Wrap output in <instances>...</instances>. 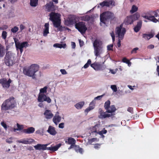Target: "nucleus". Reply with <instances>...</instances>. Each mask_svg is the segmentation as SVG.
I'll return each instance as SVG.
<instances>
[{
    "instance_id": "nucleus-21",
    "label": "nucleus",
    "mask_w": 159,
    "mask_h": 159,
    "mask_svg": "<svg viewBox=\"0 0 159 159\" xmlns=\"http://www.w3.org/2000/svg\"><path fill=\"white\" fill-rule=\"evenodd\" d=\"M116 110V109L114 105L110 106L108 109H106V112L109 113L111 115V116L115 115V112Z\"/></svg>"
},
{
    "instance_id": "nucleus-63",
    "label": "nucleus",
    "mask_w": 159,
    "mask_h": 159,
    "mask_svg": "<svg viewBox=\"0 0 159 159\" xmlns=\"http://www.w3.org/2000/svg\"><path fill=\"white\" fill-rule=\"evenodd\" d=\"M64 123H61L59 125V127L60 128L62 129L64 127Z\"/></svg>"
},
{
    "instance_id": "nucleus-9",
    "label": "nucleus",
    "mask_w": 159,
    "mask_h": 159,
    "mask_svg": "<svg viewBox=\"0 0 159 159\" xmlns=\"http://www.w3.org/2000/svg\"><path fill=\"white\" fill-rule=\"evenodd\" d=\"M126 30L125 28L123 27L122 25L120 26L117 27L116 29V35L118 37L119 39H122L125 33Z\"/></svg>"
},
{
    "instance_id": "nucleus-42",
    "label": "nucleus",
    "mask_w": 159,
    "mask_h": 159,
    "mask_svg": "<svg viewBox=\"0 0 159 159\" xmlns=\"http://www.w3.org/2000/svg\"><path fill=\"white\" fill-rule=\"evenodd\" d=\"M4 48L0 44V55L1 57L4 55Z\"/></svg>"
},
{
    "instance_id": "nucleus-10",
    "label": "nucleus",
    "mask_w": 159,
    "mask_h": 159,
    "mask_svg": "<svg viewBox=\"0 0 159 159\" xmlns=\"http://www.w3.org/2000/svg\"><path fill=\"white\" fill-rule=\"evenodd\" d=\"M139 17V14L136 13L133 15L127 16L125 20L126 25L131 24L135 20H137Z\"/></svg>"
},
{
    "instance_id": "nucleus-28",
    "label": "nucleus",
    "mask_w": 159,
    "mask_h": 159,
    "mask_svg": "<svg viewBox=\"0 0 159 159\" xmlns=\"http://www.w3.org/2000/svg\"><path fill=\"white\" fill-rule=\"evenodd\" d=\"M45 145L43 144H38L37 145L34 146V148L36 150H45Z\"/></svg>"
},
{
    "instance_id": "nucleus-32",
    "label": "nucleus",
    "mask_w": 159,
    "mask_h": 159,
    "mask_svg": "<svg viewBox=\"0 0 159 159\" xmlns=\"http://www.w3.org/2000/svg\"><path fill=\"white\" fill-rule=\"evenodd\" d=\"M61 21L60 22V25L58 26H54V27L57 28L58 30L59 31H62L65 30H70L67 27H62L61 25Z\"/></svg>"
},
{
    "instance_id": "nucleus-4",
    "label": "nucleus",
    "mask_w": 159,
    "mask_h": 159,
    "mask_svg": "<svg viewBox=\"0 0 159 159\" xmlns=\"http://www.w3.org/2000/svg\"><path fill=\"white\" fill-rule=\"evenodd\" d=\"M39 69L38 66L37 65L33 64L30 67L24 68L23 69V73L28 76L32 77L33 79L35 78V74Z\"/></svg>"
},
{
    "instance_id": "nucleus-12",
    "label": "nucleus",
    "mask_w": 159,
    "mask_h": 159,
    "mask_svg": "<svg viewBox=\"0 0 159 159\" xmlns=\"http://www.w3.org/2000/svg\"><path fill=\"white\" fill-rule=\"evenodd\" d=\"M99 5L102 7L106 6L111 8L115 6V2L114 0H106L100 2Z\"/></svg>"
},
{
    "instance_id": "nucleus-61",
    "label": "nucleus",
    "mask_w": 159,
    "mask_h": 159,
    "mask_svg": "<svg viewBox=\"0 0 159 159\" xmlns=\"http://www.w3.org/2000/svg\"><path fill=\"white\" fill-rule=\"evenodd\" d=\"M154 48V46L152 44L149 45L147 47V48L149 49H152Z\"/></svg>"
},
{
    "instance_id": "nucleus-8",
    "label": "nucleus",
    "mask_w": 159,
    "mask_h": 159,
    "mask_svg": "<svg viewBox=\"0 0 159 159\" xmlns=\"http://www.w3.org/2000/svg\"><path fill=\"white\" fill-rule=\"evenodd\" d=\"M14 54L11 52H7L5 57L6 64L8 66H11L14 63Z\"/></svg>"
},
{
    "instance_id": "nucleus-39",
    "label": "nucleus",
    "mask_w": 159,
    "mask_h": 159,
    "mask_svg": "<svg viewBox=\"0 0 159 159\" xmlns=\"http://www.w3.org/2000/svg\"><path fill=\"white\" fill-rule=\"evenodd\" d=\"M96 128V130L97 134H98L99 132H101L100 130L102 129L101 126L99 124H97L95 125Z\"/></svg>"
},
{
    "instance_id": "nucleus-38",
    "label": "nucleus",
    "mask_w": 159,
    "mask_h": 159,
    "mask_svg": "<svg viewBox=\"0 0 159 159\" xmlns=\"http://www.w3.org/2000/svg\"><path fill=\"white\" fill-rule=\"evenodd\" d=\"M75 149L76 152H79L81 154H82L84 152L83 149L82 148H80L79 146H76Z\"/></svg>"
},
{
    "instance_id": "nucleus-47",
    "label": "nucleus",
    "mask_w": 159,
    "mask_h": 159,
    "mask_svg": "<svg viewBox=\"0 0 159 159\" xmlns=\"http://www.w3.org/2000/svg\"><path fill=\"white\" fill-rule=\"evenodd\" d=\"M7 33L5 31H3L2 33V38L4 39H5L7 38Z\"/></svg>"
},
{
    "instance_id": "nucleus-54",
    "label": "nucleus",
    "mask_w": 159,
    "mask_h": 159,
    "mask_svg": "<svg viewBox=\"0 0 159 159\" xmlns=\"http://www.w3.org/2000/svg\"><path fill=\"white\" fill-rule=\"evenodd\" d=\"M13 139V138L12 137H10L9 139H6V142L9 143H12V140Z\"/></svg>"
},
{
    "instance_id": "nucleus-27",
    "label": "nucleus",
    "mask_w": 159,
    "mask_h": 159,
    "mask_svg": "<svg viewBox=\"0 0 159 159\" xmlns=\"http://www.w3.org/2000/svg\"><path fill=\"white\" fill-rule=\"evenodd\" d=\"M61 144L59 143L54 146H51L47 148V149L53 151H55L58 150V149L61 146Z\"/></svg>"
},
{
    "instance_id": "nucleus-18",
    "label": "nucleus",
    "mask_w": 159,
    "mask_h": 159,
    "mask_svg": "<svg viewBox=\"0 0 159 159\" xmlns=\"http://www.w3.org/2000/svg\"><path fill=\"white\" fill-rule=\"evenodd\" d=\"M45 118L47 119H49L52 118L53 116V114L51 110H46L43 113Z\"/></svg>"
},
{
    "instance_id": "nucleus-17",
    "label": "nucleus",
    "mask_w": 159,
    "mask_h": 159,
    "mask_svg": "<svg viewBox=\"0 0 159 159\" xmlns=\"http://www.w3.org/2000/svg\"><path fill=\"white\" fill-rule=\"evenodd\" d=\"M45 7L46 10L48 11H53L55 10V6L53 3L52 1L49 2L46 4Z\"/></svg>"
},
{
    "instance_id": "nucleus-3",
    "label": "nucleus",
    "mask_w": 159,
    "mask_h": 159,
    "mask_svg": "<svg viewBox=\"0 0 159 159\" xmlns=\"http://www.w3.org/2000/svg\"><path fill=\"white\" fill-rule=\"evenodd\" d=\"M16 104L14 98L12 97H11L3 102L2 106V110L3 112L7 110L11 109L15 107Z\"/></svg>"
},
{
    "instance_id": "nucleus-46",
    "label": "nucleus",
    "mask_w": 159,
    "mask_h": 159,
    "mask_svg": "<svg viewBox=\"0 0 159 159\" xmlns=\"http://www.w3.org/2000/svg\"><path fill=\"white\" fill-rule=\"evenodd\" d=\"M111 88L114 92H116L117 91V88L116 86L115 85H112L111 86Z\"/></svg>"
},
{
    "instance_id": "nucleus-37",
    "label": "nucleus",
    "mask_w": 159,
    "mask_h": 159,
    "mask_svg": "<svg viewBox=\"0 0 159 159\" xmlns=\"http://www.w3.org/2000/svg\"><path fill=\"white\" fill-rule=\"evenodd\" d=\"M104 95V94H103L95 97L94 99L92 101V103H94L95 104H96V100H100Z\"/></svg>"
},
{
    "instance_id": "nucleus-58",
    "label": "nucleus",
    "mask_w": 159,
    "mask_h": 159,
    "mask_svg": "<svg viewBox=\"0 0 159 159\" xmlns=\"http://www.w3.org/2000/svg\"><path fill=\"white\" fill-rule=\"evenodd\" d=\"M129 61L128 60L126 57L123 58L122 60V61L123 62L125 63L126 64L128 62V61Z\"/></svg>"
},
{
    "instance_id": "nucleus-36",
    "label": "nucleus",
    "mask_w": 159,
    "mask_h": 159,
    "mask_svg": "<svg viewBox=\"0 0 159 159\" xmlns=\"http://www.w3.org/2000/svg\"><path fill=\"white\" fill-rule=\"evenodd\" d=\"M90 16L88 15H86L83 16H80L79 17V19L82 20L88 21L90 19Z\"/></svg>"
},
{
    "instance_id": "nucleus-53",
    "label": "nucleus",
    "mask_w": 159,
    "mask_h": 159,
    "mask_svg": "<svg viewBox=\"0 0 159 159\" xmlns=\"http://www.w3.org/2000/svg\"><path fill=\"white\" fill-rule=\"evenodd\" d=\"M118 70L117 69H116L115 70L110 69V72L113 74H115Z\"/></svg>"
},
{
    "instance_id": "nucleus-44",
    "label": "nucleus",
    "mask_w": 159,
    "mask_h": 159,
    "mask_svg": "<svg viewBox=\"0 0 159 159\" xmlns=\"http://www.w3.org/2000/svg\"><path fill=\"white\" fill-rule=\"evenodd\" d=\"M110 101L109 100H107L105 102L104 104V107L105 109L106 110L107 109H108V108L110 106Z\"/></svg>"
},
{
    "instance_id": "nucleus-51",
    "label": "nucleus",
    "mask_w": 159,
    "mask_h": 159,
    "mask_svg": "<svg viewBox=\"0 0 159 159\" xmlns=\"http://www.w3.org/2000/svg\"><path fill=\"white\" fill-rule=\"evenodd\" d=\"M139 48L138 47L134 48L131 52V54H135L137 52V51Z\"/></svg>"
},
{
    "instance_id": "nucleus-59",
    "label": "nucleus",
    "mask_w": 159,
    "mask_h": 159,
    "mask_svg": "<svg viewBox=\"0 0 159 159\" xmlns=\"http://www.w3.org/2000/svg\"><path fill=\"white\" fill-rule=\"evenodd\" d=\"M127 111L133 114V108L131 107H129L127 109Z\"/></svg>"
},
{
    "instance_id": "nucleus-14",
    "label": "nucleus",
    "mask_w": 159,
    "mask_h": 159,
    "mask_svg": "<svg viewBox=\"0 0 159 159\" xmlns=\"http://www.w3.org/2000/svg\"><path fill=\"white\" fill-rule=\"evenodd\" d=\"M37 100L39 102H41L46 101L48 103H50L51 102V99L49 97L47 96L45 94L39 93Z\"/></svg>"
},
{
    "instance_id": "nucleus-26",
    "label": "nucleus",
    "mask_w": 159,
    "mask_h": 159,
    "mask_svg": "<svg viewBox=\"0 0 159 159\" xmlns=\"http://www.w3.org/2000/svg\"><path fill=\"white\" fill-rule=\"evenodd\" d=\"M142 25V21H138L137 25H135L134 28V31L136 32H138L141 28Z\"/></svg>"
},
{
    "instance_id": "nucleus-20",
    "label": "nucleus",
    "mask_w": 159,
    "mask_h": 159,
    "mask_svg": "<svg viewBox=\"0 0 159 159\" xmlns=\"http://www.w3.org/2000/svg\"><path fill=\"white\" fill-rule=\"evenodd\" d=\"M49 24L48 23L45 24L43 29V35L44 37H46L49 33Z\"/></svg>"
},
{
    "instance_id": "nucleus-15",
    "label": "nucleus",
    "mask_w": 159,
    "mask_h": 159,
    "mask_svg": "<svg viewBox=\"0 0 159 159\" xmlns=\"http://www.w3.org/2000/svg\"><path fill=\"white\" fill-rule=\"evenodd\" d=\"M11 82V80L10 79L8 80L4 78L0 79V84H2L3 87L4 89L8 88L9 87Z\"/></svg>"
},
{
    "instance_id": "nucleus-62",
    "label": "nucleus",
    "mask_w": 159,
    "mask_h": 159,
    "mask_svg": "<svg viewBox=\"0 0 159 159\" xmlns=\"http://www.w3.org/2000/svg\"><path fill=\"white\" fill-rule=\"evenodd\" d=\"M111 35L112 38V39L113 41H115V34L113 32L111 33Z\"/></svg>"
},
{
    "instance_id": "nucleus-55",
    "label": "nucleus",
    "mask_w": 159,
    "mask_h": 159,
    "mask_svg": "<svg viewBox=\"0 0 159 159\" xmlns=\"http://www.w3.org/2000/svg\"><path fill=\"white\" fill-rule=\"evenodd\" d=\"M95 128V126H94L90 128V130L92 133H95L97 134L96 130Z\"/></svg>"
},
{
    "instance_id": "nucleus-29",
    "label": "nucleus",
    "mask_w": 159,
    "mask_h": 159,
    "mask_svg": "<svg viewBox=\"0 0 159 159\" xmlns=\"http://www.w3.org/2000/svg\"><path fill=\"white\" fill-rule=\"evenodd\" d=\"M95 104L94 103H92V101L89 104V107L86 108L85 110V112L88 113L89 111L93 109L94 108Z\"/></svg>"
},
{
    "instance_id": "nucleus-5",
    "label": "nucleus",
    "mask_w": 159,
    "mask_h": 159,
    "mask_svg": "<svg viewBox=\"0 0 159 159\" xmlns=\"http://www.w3.org/2000/svg\"><path fill=\"white\" fill-rule=\"evenodd\" d=\"M114 17V14L111 12L106 11L103 13L100 16V25L102 26V24L106 25V21L109 19H113Z\"/></svg>"
},
{
    "instance_id": "nucleus-30",
    "label": "nucleus",
    "mask_w": 159,
    "mask_h": 159,
    "mask_svg": "<svg viewBox=\"0 0 159 159\" xmlns=\"http://www.w3.org/2000/svg\"><path fill=\"white\" fill-rule=\"evenodd\" d=\"M53 47L56 48H65L66 47V44H61L59 43H56L53 44Z\"/></svg>"
},
{
    "instance_id": "nucleus-23",
    "label": "nucleus",
    "mask_w": 159,
    "mask_h": 159,
    "mask_svg": "<svg viewBox=\"0 0 159 159\" xmlns=\"http://www.w3.org/2000/svg\"><path fill=\"white\" fill-rule=\"evenodd\" d=\"M47 131L51 135L54 136L57 133V132L55 130V128L51 126H49Z\"/></svg>"
},
{
    "instance_id": "nucleus-34",
    "label": "nucleus",
    "mask_w": 159,
    "mask_h": 159,
    "mask_svg": "<svg viewBox=\"0 0 159 159\" xmlns=\"http://www.w3.org/2000/svg\"><path fill=\"white\" fill-rule=\"evenodd\" d=\"M48 87L45 86L43 88H41L39 90V93L42 94H45L47 92V89L48 88Z\"/></svg>"
},
{
    "instance_id": "nucleus-40",
    "label": "nucleus",
    "mask_w": 159,
    "mask_h": 159,
    "mask_svg": "<svg viewBox=\"0 0 159 159\" xmlns=\"http://www.w3.org/2000/svg\"><path fill=\"white\" fill-rule=\"evenodd\" d=\"M138 9V7L135 5H133L130 11L131 13H133L136 12Z\"/></svg>"
},
{
    "instance_id": "nucleus-57",
    "label": "nucleus",
    "mask_w": 159,
    "mask_h": 159,
    "mask_svg": "<svg viewBox=\"0 0 159 159\" xmlns=\"http://www.w3.org/2000/svg\"><path fill=\"white\" fill-rule=\"evenodd\" d=\"M60 71L62 75H66L67 74V72L66 70L63 69H61L60 70Z\"/></svg>"
},
{
    "instance_id": "nucleus-48",
    "label": "nucleus",
    "mask_w": 159,
    "mask_h": 159,
    "mask_svg": "<svg viewBox=\"0 0 159 159\" xmlns=\"http://www.w3.org/2000/svg\"><path fill=\"white\" fill-rule=\"evenodd\" d=\"M5 42L6 44V49L7 50H8L10 48L11 46L13 45V44L14 43H12L9 44L8 43H7V41H6V40H5Z\"/></svg>"
},
{
    "instance_id": "nucleus-49",
    "label": "nucleus",
    "mask_w": 159,
    "mask_h": 159,
    "mask_svg": "<svg viewBox=\"0 0 159 159\" xmlns=\"http://www.w3.org/2000/svg\"><path fill=\"white\" fill-rule=\"evenodd\" d=\"M16 125L17 127V129L18 131H20L24 128L23 126L22 125H20L18 123H17Z\"/></svg>"
},
{
    "instance_id": "nucleus-25",
    "label": "nucleus",
    "mask_w": 159,
    "mask_h": 159,
    "mask_svg": "<svg viewBox=\"0 0 159 159\" xmlns=\"http://www.w3.org/2000/svg\"><path fill=\"white\" fill-rule=\"evenodd\" d=\"M66 143L68 144L75 145V140L73 138L70 137L68 138L67 139L65 140Z\"/></svg>"
},
{
    "instance_id": "nucleus-43",
    "label": "nucleus",
    "mask_w": 159,
    "mask_h": 159,
    "mask_svg": "<svg viewBox=\"0 0 159 159\" xmlns=\"http://www.w3.org/2000/svg\"><path fill=\"white\" fill-rule=\"evenodd\" d=\"M107 132V131L106 130L104 129L101 130V132H99V134H99L101 136V138H103L104 137V136L103 135V134H106Z\"/></svg>"
},
{
    "instance_id": "nucleus-64",
    "label": "nucleus",
    "mask_w": 159,
    "mask_h": 159,
    "mask_svg": "<svg viewBox=\"0 0 159 159\" xmlns=\"http://www.w3.org/2000/svg\"><path fill=\"white\" fill-rule=\"evenodd\" d=\"M101 144H97L95 145L94 146V148L95 149H98L99 148H100V146Z\"/></svg>"
},
{
    "instance_id": "nucleus-50",
    "label": "nucleus",
    "mask_w": 159,
    "mask_h": 159,
    "mask_svg": "<svg viewBox=\"0 0 159 159\" xmlns=\"http://www.w3.org/2000/svg\"><path fill=\"white\" fill-rule=\"evenodd\" d=\"M19 30L17 26H15L11 29V31L13 33H16Z\"/></svg>"
},
{
    "instance_id": "nucleus-24",
    "label": "nucleus",
    "mask_w": 159,
    "mask_h": 159,
    "mask_svg": "<svg viewBox=\"0 0 159 159\" xmlns=\"http://www.w3.org/2000/svg\"><path fill=\"white\" fill-rule=\"evenodd\" d=\"M35 128L32 127H29L26 129H24L23 132L27 134H31L34 132Z\"/></svg>"
},
{
    "instance_id": "nucleus-33",
    "label": "nucleus",
    "mask_w": 159,
    "mask_h": 159,
    "mask_svg": "<svg viewBox=\"0 0 159 159\" xmlns=\"http://www.w3.org/2000/svg\"><path fill=\"white\" fill-rule=\"evenodd\" d=\"M153 36L154 35L152 34H143V37L144 39L148 40L151 38L153 37Z\"/></svg>"
},
{
    "instance_id": "nucleus-19",
    "label": "nucleus",
    "mask_w": 159,
    "mask_h": 159,
    "mask_svg": "<svg viewBox=\"0 0 159 159\" xmlns=\"http://www.w3.org/2000/svg\"><path fill=\"white\" fill-rule=\"evenodd\" d=\"M107 112H104L101 109H99V112L100 115L99 117L100 118L103 119L106 117H111V115L110 114H108L107 113Z\"/></svg>"
},
{
    "instance_id": "nucleus-45",
    "label": "nucleus",
    "mask_w": 159,
    "mask_h": 159,
    "mask_svg": "<svg viewBox=\"0 0 159 159\" xmlns=\"http://www.w3.org/2000/svg\"><path fill=\"white\" fill-rule=\"evenodd\" d=\"M91 61L90 59H89L86 63L84 66L83 67L84 68L86 69L89 66L91 65Z\"/></svg>"
},
{
    "instance_id": "nucleus-16",
    "label": "nucleus",
    "mask_w": 159,
    "mask_h": 159,
    "mask_svg": "<svg viewBox=\"0 0 159 159\" xmlns=\"http://www.w3.org/2000/svg\"><path fill=\"white\" fill-rule=\"evenodd\" d=\"M34 141V140L32 139L27 138L23 139L20 140H17L16 142L25 144H30L32 143Z\"/></svg>"
},
{
    "instance_id": "nucleus-13",
    "label": "nucleus",
    "mask_w": 159,
    "mask_h": 159,
    "mask_svg": "<svg viewBox=\"0 0 159 159\" xmlns=\"http://www.w3.org/2000/svg\"><path fill=\"white\" fill-rule=\"evenodd\" d=\"M104 63V62H103L102 64H101L99 62H95L91 64V66L96 71L103 70L106 67V66L103 65Z\"/></svg>"
},
{
    "instance_id": "nucleus-41",
    "label": "nucleus",
    "mask_w": 159,
    "mask_h": 159,
    "mask_svg": "<svg viewBox=\"0 0 159 159\" xmlns=\"http://www.w3.org/2000/svg\"><path fill=\"white\" fill-rule=\"evenodd\" d=\"M99 141V139L97 138H92L88 140V143L89 144H92V143L94 142H97Z\"/></svg>"
},
{
    "instance_id": "nucleus-52",
    "label": "nucleus",
    "mask_w": 159,
    "mask_h": 159,
    "mask_svg": "<svg viewBox=\"0 0 159 159\" xmlns=\"http://www.w3.org/2000/svg\"><path fill=\"white\" fill-rule=\"evenodd\" d=\"M1 124L6 130L7 129V126L5 122H4V121L2 122L1 123Z\"/></svg>"
},
{
    "instance_id": "nucleus-35",
    "label": "nucleus",
    "mask_w": 159,
    "mask_h": 159,
    "mask_svg": "<svg viewBox=\"0 0 159 159\" xmlns=\"http://www.w3.org/2000/svg\"><path fill=\"white\" fill-rule=\"evenodd\" d=\"M38 0H30V4L33 7H36L38 4Z\"/></svg>"
},
{
    "instance_id": "nucleus-7",
    "label": "nucleus",
    "mask_w": 159,
    "mask_h": 159,
    "mask_svg": "<svg viewBox=\"0 0 159 159\" xmlns=\"http://www.w3.org/2000/svg\"><path fill=\"white\" fill-rule=\"evenodd\" d=\"M14 40L17 51H18L19 50L21 54L23 51V48H26L29 46V44L27 42L20 43L16 38H14Z\"/></svg>"
},
{
    "instance_id": "nucleus-60",
    "label": "nucleus",
    "mask_w": 159,
    "mask_h": 159,
    "mask_svg": "<svg viewBox=\"0 0 159 159\" xmlns=\"http://www.w3.org/2000/svg\"><path fill=\"white\" fill-rule=\"evenodd\" d=\"M66 23L68 22V25H70L73 23V21L70 20H67L66 21Z\"/></svg>"
},
{
    "instance_id": "nucleus-6",
    "label": "nucleus",
    "mask_w": 159,
    "mask_h": 159,
    "mask_svg": "<svg viewBox=\"0 0 159 159\" xmlns=\"http://www.w3.org/2000/svg\"><path fill=\"white\" fill-rule=\"evenodd\" d=\"M49 20L53 23L54 26H57L61 21V15L57 13L52 12L49 14Z\"/></svg>"
},
{
    "instance_id": "nucleus-31",
    "label": "nucleus",
    "mask_w": 159,
    "mask_h": 159,
    "mask_svg": "<svg viewBox=\"0 0 159 159\" xmlns=\"http://www.w3.org/2000/svg\"><path fill=\"white\" fill-rule=\"evenodd\" d=\"M84 104V101L80 102L76 104L75 106L77 109L79 110L82 108Z\"/></svg>"
},
{
    "instance_id": "nucleus-22",
    "label": "nucleus",
    "mask_w": 159,
    "mask_h": 159,
    "mask_svg": "<svg viewBox=\"0 0 159 159\" xmlns=\"http://www.w3.org/2000/svg\"><path fill=\"white\" fill-rule=\"evenodd\" d=\"M58 114V112H57L53 118V121L56 125L59 122L61 119V117Z\"/></svg>"
},
{
    "instance_id": "nucleus-11",
    "label": "nucleus",
    "mask_w": 159,
    "mask_h": 159,
    "mask_svg": "<svg viewBox=\"0 0 159 159\" xmlns=\"http://www.w3.org/2000/svg\"><path fill=\"white\" fill-rule=\"evenodd\" d=\"M75 27L82 34L85 33L87 30L85 23L83 22H80L75 24Z\"/></svg>"
},
{
    "instance_id": "nucleus-2",
    "label": "nucleus",
    "mask_w": 159,
    "mask_h": 159,
    "mask_svg": "<svg viewBox=\"0 0 159 159\" xmlns=\"http://www.w3.org/2000/svg\"><path fill=\"white\" fill-rule=\"evenodd\" d=\"M142 16L144 18L156 23L158 21L156 17H159V10L150 11L146 14H143Z\"/></svg>"
},
{
    "instance_id": "nucleus-1",
    "label": "nucleus",
    "mask_w": 159,
    "mask_h": 159,
    "mask_svg": "<svg viewBox=\"0 0 159 159\" xmlns=\"http://www.w3.org/2000/svg\"><path fill=\"white\" fill-rule=\"evenodd\" d=\"M94 54L96 57H100L101 55L104 52L102 42L99 39H96L93 42Z\"/></svg>"
},
{
    "instance_id": "nucleus-56",
    "label": "nucleus",
    "mask_w": 159,
    "mask_h": 159,
    "mask_svg": "<svg viewBox=\"0 0 159 159\" xmlns=\"http://www.w3.org/2000/svg\"><path fill=\"white\" fill-rule=\"evenodd\" d=\"M113 47V44H110L107 46V50L108 51L112 50Z\"/></svg>"
}]
</instances>
